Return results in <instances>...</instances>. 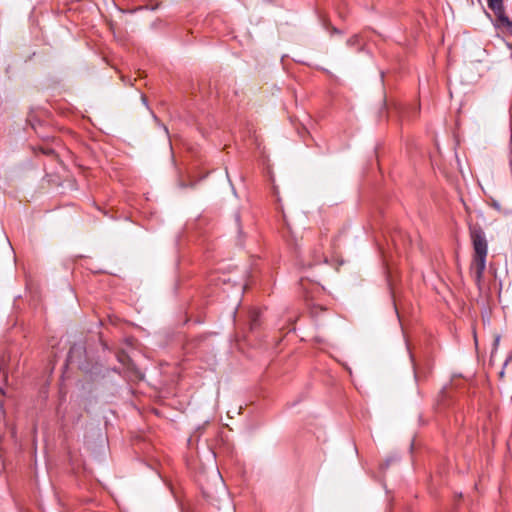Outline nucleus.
<instances>
[{"instance_id":"nucleus-2","label":"nucleus","mask_w":512,"mask_h":512,"mask_svg":"<svg viewBox=\"0 0 512 512\" xmlns=\"http://www.w3.org/2000/svg\"><path fill=\"white\" fill-rule=\"evenodd\" d=\"M487 5L496 15L499 25L512 32V22L505 15L503 0H487Z\"/></svg>"},{"instance_id":"nucleus-4","label":"nucleus","mask_w":512,"mask_h":512,"mask_svg":"<svg viewBox=\"0 0 512 512\" xmlns=\"http://www.w3.org/2000/svg\"><path fill=\"white\" fill-rule=\"evenodd\" d=\"M358 40H359V37H358L357 35H355V36L351 37V38L348 40V44H349V45H353V44L357 43V42H358Z\"/></svg>"},{"instance_id":"nucleus-1","label":"nucleus","mask_w":512,"mask_h":512,"mask_svg":"<svg viewBox=\"0 0 512 512\" xmlns=\"http://www.w3.org/2000/svg\"><path fill=\"white\" fill-rule=\"evenodd\" d=\"M470 238L474 249L473 260L471 264V273L479 284L482 280L486 268V258L488 253V242L485 232L479 225L470 226Z\"/></svg>"},{"instance_id":"nucleus-6","label":"nucleus","mask_w":512,"mask_h":512,"mask_svg":"<svg viewBox=\"0 0 512 512\" xmlns=\"http://www.w3.org/2000/svg\"><path fill=\"white\" fill-rule=\"evenodd\" d=\"M44 153H52V150H44Z\"/></svg>"},{"instance_id":"nucleus-3","label":"nucleus","mask_w":512,"mask_h":512,"mask_svg":"<svg viewBox=\"0 0 512 512\" xmlns=\"http://www.w3.org/2000/svg\"><path fill=\"white\" fill-rule=\"evenodd\" d=\"M7 382V372L5 370H0V393L5 395V385Z\"/></svg>"},{"instance_id":"nucleus-5","label":"nucleus","mask_w":512,"mask_h":512,"mask_svg":"<svg viewBox=\"0 0 512 512\" xmlns=\"http://www.w3.org/2000/svg\"><path fill=\"white\" fill-rule=\"evenodd\" d=\"M74 352H75V347L71 348V350L69 352V358H72Z\"/></svg>"}]
</instances>
